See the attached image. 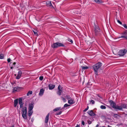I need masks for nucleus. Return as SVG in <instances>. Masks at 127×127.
I'll return each instance as SVG.
<instances>
[{
    "label": "nucleus",
    "instance_id": "42",
    "mask_svg": "<svg viewBox=\"0 0 127 127\" xmlns=\"http://www.w3.org/2000/svg\"><path fill=\"white\" fill-rule=\"evenodd\" d=\"M24 104V103H23V104H20V108H23V105Z\"/></svg>",
    "mask_w": 127,
    "mask_h": 127
},
{
    "label": "nucleus",
    "instance_id": "35",
    "mask_svg": "<svg viewBox=\"0 0 127 127\" xmlns=\"http://www.w3.org/2000/svg\"><path fill=\"white\" fill-rule=\"evenodd\" d=\"M62 111H60L59 112L57 113L56 114V115H60L61 114V113H62Z\"/></svg>",
    "mask_w": 127,
    "mask_h": 127
},
{
    "label": "nucleus",
    "instance_id": "49",
    "mask_svg": "<svg viewBox=\"0 0 127 127\" xmlns=\"http://www.w3.org/2000/svg\"><path fill=\"white\" fill-rule=\"evenodd\" d=\"M79 126L78 125H77L75 127H78Z\"/></svg>",
    "mask_w": 127,
    "mask_h": 127
},
{
    "label": "nucleus",
    "instance_id": "53",
    "mask_svg": "<svg viewBox=\"0 0 127 127\" xmlns=\"http://www.w3.org/2000/svg\"><path fill=\"white\" fill-rule=\"evenodd\" d=\"M101 127L100 126V127Z\"/></svg>",
    "mask_w": 127,
    "mask_h": 127
},
{
    "label": "nucleus",
    "instance_id": "27",
    "mask_svg": "<svg viewBox=\"0 0 127 127\" xmlns=\"http://www.w3.org/2000/svg\"><path fill=\"white\" fill-rule=\"evenodd\" d=\"M100 108L102 109H105L106 108V107L105 106L101 105V106Z\"/></svg>",
    "mask_w": 127,
    "mask_h": 127
},
{
    "label": "nucleus",
    "instance_id": "43",
    "mask_svg": "<svg viewBox=\"0 0 127 127\" xmlns=\"http://www.w3.org/2000/svg\"><path fill=\"white\" fill-rule=\"evenodd\" d=\"M117 21V22L119 23L121 25H122V23L120 21H119V20H118Z\"/></svg>",
    "mask_w": 127,
    "mask_h": 127
},
{
    "label": "nucleus",
    "instance_id": "46",
    "mask_svg": "<svg viewBox=\"0 0 127 127\" xmlns=\"http://www.w3.org/2000/svg\"><path fill=\"white\" fill-rule=\"evenodd\" d=\"M92 122L90 121H88V123L89 124H90Z\"/></svg>",
    "mask_w": 127,
    "mask_h": 127
},
{
    "label": "nucleus",
    "instance_id": "50",
    "mask_svg": "<svg viewBox=\"0 0 127 127\" xmlns=\"http://www.w3.org/2000/svg\"><path fill=\"white\" fill-rule=\"evenodd\" d=\"M114 115H115H115H117H117H118V114H114Z\"/></svg>",
    "mask_w": 127,
    "mask_h": 127
},
{
    "label": "nucleus",
    "instance_id": "19",
    "mask_svg": "<svg viewBox=\"0 0 127 127\" xmlns=\"http://www.w3.org/2000/svg\"><path fill=\"white\" fill-rule=\"evenodd\" d=\"M121 106H122V108H127V104H125L122 103Z\"/></svg>",
    "mask_w": 127,
    "mask_h": 127
},
{
    "label": "nucleus",
    "instance_id": "45",
    "mask_svg": "<svg viewBox=\"0 0 127 127\" xmlns=\"http://www.w3.org/2000/svg\"><path fill=\"white\" fill-rule=\"evenodd\" d=\"M82 125H84L85 124V122L84 121H82Z\"/></svg>",
    "mask_w": 127,
    "mask_h": 127
},
{
    "label": "nucleus",
    "instance_id": "37",
    "mask_svg": "<svg viewBox=\"0 0 127 127\" xmlns=\"http://www.w3.org/2000/svg\"><path fill=\"white\" fill-rule=\"evenodd\" d=\"M43 78V76H40L39 77V79L41 81H42Z\"/></svg>",
    "mask_w": 127,
    "mask_h": 127
},
{
    "label": "nucleus",
    "instance_id": "31",
    "mask_svg": "<svg viewBox=\"0 0 127 127\" xmlns=\"http://www.w3.org/2000/svg\"><path fill=\"white\" fill-rule=\"evenodd\" d=\"M62 92V91H58L57 92V93L58 95H61V94Z\"/></svg>",
    "mask_w": 127,
    "mask_h": 127
},
{
    "label": "nucleus",
    "instance_id": "20",
    "mask_svg": "<svg viewBox=\"0 0 127 127\" xmlns=\"http://www.w3.org/2000/svg\"><path fill=\"white\" fill-rule=\"evenodd\" d=\"M33 113V111L32 110H29V111L28 112V114L29 116L30 117L32 115Z\"/></svg>",
    "mask_w": 127,
    "mask_h": 127
},
{
    "label": "nucleus",
    "instance_id": "15",
    "mask_svg": "<svg viewBox=\"0 0 127 127\" xmlns=\"http://www.w3.org/2000/svg\"><path fill=\"white\" fill-rule=\"evenodd\" d=\"M44 90H43V89H42L40 90V92L39 93V95L41 96L42 95H43Z\"/></svg>",
    "mask_w": 127,
    "mask_h": 127
},
{
    "label": "nucleus",
    "instance_id": "41",
    "mask_svg": "<svg viewBox=\"0 0 127 127\" xmlns=\"http://www.w3.org/2000/svg\"><path fill=\"white\" fill-rule=\"evenodd\" d=\"M123 26L125 29H127V26L126 24H123Z\"/></svg>",
    "mask_w": 127,
    "mask_h": 127
},
{
    "label": "nucleus",
    "instance_id": "47",
    "mask_svg": "<svg viewBox=\"0 0 127 127\" xmlns=\"http://www.w3.org/2000/svg\"><path fill=\"white\" fill-rule=\"evenodd\" d=\"M99 126V125L98 124H97L96 125V126L95 127H98Z\"/></svg>",
    "mask_w": 127,
    "mask_h": 127
},
{
    "label": "nucleus",
    "instance_id": "16",
    "mask_svg": "<svg viewBox=\"0 0 127 127\" xmlns=\"http://www.w3.org/2000/svg\"><path fill=\"white\" fill-rule=\"evenodd\" d=\"M68 103L69 104H72L74 103V101L72 98H71L70 100H68Z\"/></svg>",
    "mask_w": 127,
    "mask_h": 127
},
{
    "label": "nucleus",
    "instance_id": "8",
    "mask_svg": "<svg viewBox=\"0 0 127 127\" xmlns=\"http://www.w3.org/2000/svg\"><path fill=\"white\" fill-rule=\"evenodd\" d=\"M21 114L23 118L25 119H26L27 117V112H22Z\"/></svg>",
    "mask_w": 127,
    "mask_h": 127
},
{
    "label": "nucleus",
    "instance_id": "22",
    "mask_svg": "<svg viewBox=\"0 0 127 127\" xmlns=\"http://www.w3.org/2000/svg\"><path fill=\"white\" fill-rule=\"evenodd\" d=\"M22 112H27V107H24L22 108Z\"/></svg>",
    "mask_w": 127,
    "mask_h": 127
},
{
    "label": "nucleus",
    "instance_id": "32",
    "mask_svg": "<svg viewBox=\"0 0 127 127\" xmlns=\"http://www.w3.org/2000/svg\"><path fill=\"white\" fill-rule=\"evenodd\" d=\"M62 88L61 87V86L60 85H59V86H58V89L59 90L58 91H62Z\"/></svg>",
    "mask_w": 127,
    "mask_h": 127
},
{
    "label": "nucleus",
    "instance_id": "51",
    "mask_svg": "<svg viewBox=\"0 0 127 127\" xmlns=\"http://www.w3.org/2000/svg\"><path fill=\"white\" fill-rule=\"evenodd\" d=\"M25 106H26L27 105L26 104H25Z\"/></svg>",
    "mask_w": 127,
    "mask_h": 127
},
{
    "label": "nucleus",
    "instance_id": "21",
    "mask_svg": "<svg viewBox=\"0 0 127 127\" xmlns=\"http://www.w3.org/2000/svg\"><path fill=\"white\" fill-rule=\"evenodd\" d=\"M20 87H14L13 89V93H14L16 91H17V90Z\"/></svg>",
    "mask_w": 127,
    "mask_h": 127
},
{
    "label": "nucleus",
    "instance_id": "17",
    "mask_svg": "<svg viewBox=\"0 0 127 127\" xmlns=\"http://www.w3.org/2000/svg\"><path fill=\"white\" fill-rule=\"evenodd\" d=\"M18 99H16L14 100V107H16L18 103Z\"/></svg>",
    "mask_w": 127,
    "mask_h": 127
},
{
    "label": "nucleus",
    "instance_id": "30",
    "mask_svg": "<svg viewBox=\"0 0 127 127\" xmlns=\"http://www.w3.org/2000/svg\"><path fill=\"white\" fill-rule=\"evenodd\" d=\"M96 2L98 3L101 2V0H94Z\"/></svg>",
    "mask_w": 127,
    "mask_h": 127
},
{
    "label": "nucleus",
    "instance_id": "39",
    "mask_svg": "<svg viewBox=\"0 0 127 127\" xmlns=\"http://www.w3.org/2000/svg\"><path fill=\"white\" fill-rule=\"evenodd\" d=\"M90 103L91 102L92 104H94L95 103V101L93 100H91L90 101Z\"/></svg>",
    "mask_w": 127,
    "mask_h": 127
},
{
    "label": "nucleus",
    "instance_id": "1",
    "mask_svg": "<svg viewBox=\"0 0 127 127\" xmlns=\"http://www.w3.org/2000/svg\"><path fill=\"white\" fill-rule=\"evenodd\" d=\"M102 65V64L100 62H98L92 66V67L95 71V73L96 75H98V71Z\"/></svg>",
    "mask_w": 127,
    "mask_h": 127
},
{
    "label": "nucleus",
    "instance_id": "23",
    "mask_svg": "<svg viewBox=\"0 0 127 127\" xmlns=\"http://www.w3.org/2000/svg\"><path fill=\"white\" fill-rule=\"evenodd\" d=\"M19 104H23L24 103L22 102V99L21 98H19Z\"/></svg>",
    "mask_w": 127,
    "mask_h": 127
},
{
    "label": "nucleus",
    "instance_id": "25",
    "mask_svg": "<svg viewBox=\"0 0 127 127\" xmlns=\"http://www.w3.org/2000/svg\"><path fill=\"white\" fill-rule=\"evenodd\" d=\"M16 64V63L15 62H14L13 64V65H12L11 67L10 68L11 69H12L15 66V64Z\"/></svg>",
    "mask_w": 127,
    "mask_h": 127
},
{
    "label": "nucleus",
    "instance_id": "5",
    "mask_svg": "<svg viewBox=\"0 0 127 127\" xmlns=\"http://www.w3.org/2000/svg\"><path fill=\"white\" fill-rule=\"evenodd\" d=\"M110 106L113 108H114L116 105V103L112 100L109 101Z\"/></svg>",
    "mask_w": 127,
    "mask_h": 127
},
{
    "label": "nucleus",
    "instance_id": "6",
    "mask_svg": "<svg viewBox=\"0 0 127 127\" xmlns=\"http://www.w3.org/2000/svg\"><path fill=\"white\" fill-rule=\"evenodd\" d=\"M124 36H122L120 37H118V38H124L127 40V30H126L122 34Z\"/></svg>",
    "mask_w": 127,
    "mask_h": 127
},
{
    "label": "nucleus",
    "instance_id": "29",
    "mask_svg": "<svg viewBox=\"0 0 127 127\" xmlns=\"http://www.w3.org/2000/svg\"><path fill=\"white\" fill-rule=\"evenodd\" d=\"M3 55L2 54H0V59H2L4 58Z\"/></svg>",
    "mask_w": 127,
    "mask_h": 127
},
{
    "label": "nucleus",
    "instance_id": "48",
    "mask_svg": "<svg viewBox=\"0 0 127 127\" xmlns=\"http://www.w3.org/2000/svg\"><path fill=\"white\" fill-rule=\"evenodd\" d=\"M10 127H14V125H13L12 126H10Z\"/></svg>",
    "mask_w": 127,
    "mask_h": 127
},
{
    "label": "nucleus",
    "instance_id": "14",
    "mask_svg": "<svg viewBox=\"0 0 127 127\" xmlns=\"http://www.w3.org/2000/svg\"><path fill=\"white\" fill-rule=\"evenodd\" d=\"M49 113H48L46 116L45 120V123L46 124L48 123L49 120Z\"/></svg>",
    "mask_w": 127,
    "mask_h": 127
},
{
    "label": "nucleus",
    "instance_id": "36",
    "mask_svg": "<svg viewBox=\"0 0 127 127\" xmlns=\"http://www.w3.org/2000/svg\"><path fill=\"white\" fill-rule=\"evenodd\" d=\"M61 98L62 99L64 102H65L66 101V99L64 98L63 97H61Z\"/></svg>",
    "mask_w": 127,
    "mask_h": 127
},
{
    "label": "nucleus",
    "instance_id": "40",
    "mask_svg": "<svg viewBox=\"0 0 127 127\" xmlns=\"http://www.w3.org/2000/svg\"><path fill=\"white\" fill-rule=\"evenodd\" d=\"M89 108V107L88 106H87V107L84 110H83V111L84 112H86L87 110H88Z\"/></svg>",
    "mask_w": 127,
    "mask_h": 127
},
{
    "label": "nucleus",
    "instance_id": "9",
    "mask_svg": "<svg viewBox=\"0 0 127 127\" xmlns=\"http://www.w3.org/2000/svg\"><path fill=\"white\" fill-rule=\"evenodd\" d=\"M34 107V102H31V104L29 105V110H32Z\"/></svg>",
    "mask_w": 127,
    "mask_h": 127
},
{
    "label": "nucleus",
    "instance_id": "2",
    "mask_svg": "<svg viewBox=\"0 0 127 127\" xmlns=\"http://www.w3.org/2000/svg\"><path fill=\"white\" fill-rule=\"evenodd\" d=\"M95 35L96 36H100L101 35L102 32L97 26L95 25L94 28Z\"/></svg>",
    "mask_w": 127,
    "mask_h": 127
},
{
    "label": "nucleus",
    "instance_id": "52",
    "mask_svg": "<svg viewBox=\"0 0 127 127\" xmlns=\"http://www.w3.org/2000/svg\"><path fill=\"white\" fill-rule=\"evenodd\" d=\"M108 127H111V126H108Z\"/></svg>",
    "mask_w": 127,
    "mask_h": 127
},
{
    "label": "nucleus",
    "instance_id": "12",
    "mask_svg": "<svg viewBox=\"0 0 127 127\" xmlns=\"http://www.w3.org/2000/svg\"><path fill=\"white\" fill-rule=\"evenodd\" d=\"M22 74V71L20 70L18 72V75L16 77V78L17 79H19L21 77Z\"/></svg>",
    "mask_w": 127,
    "mask_h": 127
},
{
    "label": "nucleus",
    "instance_id": "13",
    "mask_svg": "<svg viewBox=\"0 0 127 127\" xmlns=\"http://www.w3.org/2000/svg\"><path fill=\"white\" fill-rule=\"evenodd\" d=\"M116 110H122V106H119L118 105H116L115 107L114 108Z\"/></svg>",
    "mask_w": 127,
    "mask_h": 127
},
{
    "label": "nucleus",
    "instance_id": "7",
    "mask_svg": "<svg viewBox=\"0 0 127 127\" xmlns=\"http://www.w3.org/2000/svg\"><path fill=\"white\" fill-rule=\"evenodd\" d=\"M46 4L47 6L51 8H53L54 7L52 5L51 2L50 1H48L46 2Z\"/></svg>",
    "mask_w": 127,
    "mask_h": 127
},
{
    "label": "nucleus",
    "instance_id": "10",
    "mask_svg": "<svg viewBox=\"0 0 127 127\" xmlns=\"http://www.w3.org/2000/svg\"><path fill=\"white\" fill-rule=\"evenodd\" d=\"M88 113L89 115L92 116H94L95 115V114L93 112L92 110L89 111Z\"/></svg>",
    "mask_w": 127,
    "mask_h": 127
},
{
    "label": "nucleus",
    "instance_id": "24",
    "mask_svg": "<svg viewBox=\"0 0 127 127\" xmlns=\"http://www.w3.org/2000/svg\"><path fill=\"white\" fill-rule=\"evenodd\" d=\"M81 67L82 69V70H84L85 69H87L88 68V67L87 66H81Z\"/></svg>",
    "mask_w": 127,
    "mask_h": 127
},
{
    "label": "nucleus",
    "instance_id": "44",
    "mask_svg": "<svg viewBox=\"0 0 127 127\" xmlns=\"http://www.w3.org/2000/svg\"><path fill=\"white\" fill-rule=\"evenodd\" d=\"M11 59L10 58H8L7 59V61L8 63L10 62L11 61Z\"/></svg>",
    "mask_w": 127,
    "mask_h": 127
},
{
    "label": "nucleus",
    "instance_id": "3",
    "mask_svg": "<svg viewBox=\"0 0 127 127\" xmlns=\"http://www.w3.org/2000/svg\"><path fill=\"white\" fill-rule=\"evenodd\" d=\"M51 46L53 48H57L60 47H64V45L62 43L57 42L54 43Z\"/></svg>",
    "mask_w": 127,
    "mask_h": 127
},
{
    "label": "nucleus",
    "instance_id": "28",
    "mask_svg": "<svg viewBox=\"0 0 127 127\" xmlns=\"http://www.w3.org/2000/svg\"><path fill=\"white\" fill-rule=\"evenodd\" d=\"M65 98L67 99H70L71 98L70 97V95H66L65 96Z\"/></svg>",
    "mask_w": 127,
    "mask_h": 127
},
{
    "label": "nucleus",
    "instance_id": "26",
    "mask_svg": "<svg viewBox=\"0 0 127 127\" xmlns=\"http://www.w3.org/2000/svg\"><path fill=\"white\" fill-rule=\"evenodd\" d=\"M32 91H29L28 93H27V95L29 96L30 94H32Z\"/></svg>",
    "mask_w": 127,
    "mask_h": 127
},
{
    "label": "nucleus",
    "instance_id": "34",
    "mask_svg": "<svg viewBox=\"0 0 127 127\" xmlns=\"http://www.w3.org/2000/svg\"><path fill=\"white\" fill-rule=\"evenodd\" d=\"M70 106V105H68L67 104H65L64 106V107H67L68 106Z\"/></svg>",
    "mask_w": 127,
    "mask_h": 127
},
{
    "label": "nucleus",
    "instance_id": "18",
    "mask_svg": "<svg viewBox=\"0 0 127 127\" xmlns=\"http://www.w3.org/2000/svg\"><path fill=\"white\" fill-rule=\"evenodd\" d=\"M62 109V108H61L60 107H57L54 109L53 110V111H56L59 110H61Z\"/></svg>",
    "mask_w": 127,
    "mask_h": 127
},
{
    "label": "nucleus",
    "instance_id": "38",
    "mask_svg": "<svg viewBox=\"0 0 127 127\" xmlns=\"http://www.w3.org/2000/svg\"><path fill=\"white\" fill-rule=\"evenodd\" d=\"M67 39H68V40L71 43H73V41L72 40H71V39L69 38H68Z\"/></svg>",
    "mask_w": 127,
    "mask_h": 127
},
{
    "label": "nucleus",
    "instance_id": "33",
    "mask_svg": "<svg viewBox=\"0 0 127 127\" xmlns=\"http://www.w3.org/2000/svg\"><path fill=\"white\" fill-rule=\"evenodd\" d=\"M33 32L35 35H37L38 34L37 32V31L35 30L33 31Z\"/></svg>",
    "mask_w": 127,
    "mask_h": 127
},
{
    "label": "nucleus",
    "instance_id": "4",
    "mask_svg": "<svg viewBox=\"0 0 127 127\" xmlns=\"http://www.w3.org/2000/svg\"><path fill=\"white\" fill-rule=\"evenodd\" d=\"M127 52V50L126 49L121 50L118 52V55L120 56H123Z\"/></svg>",
    "mask_w": 127,
    "mask_h": 127
},
{
    "label": "nucleus",
    "instance_id": "11",
    "mask_svg": "<svg viewBox=\"0 0 127 127\" xmlns=\"http://www.w3.org/2000/svg\"><path fill=\"white\" fill-rule=\"evenodd\" d=\"M48 87L49 90H52L55 88V85L50 84L49 85Z\"/></svg>",
    "mask_w": 127,
    "mask_h": 127
}]
</instances>
